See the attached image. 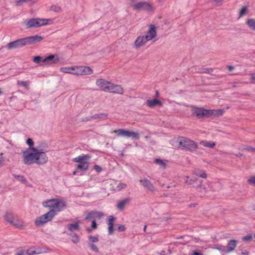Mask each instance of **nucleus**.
<instances>
[{
    "label": "nucleus",
    "instance_id": "obj_1",
    "mask_svg": "<svg viewBox=\"0 0 255 255\" xmlns=\"http://www.w3.org/2000/svg\"><path fill=\"white\" fill-rule=\"evenodd\" d=\"M32 152L27 151L23 152V163L26 165H31L35 163L42 165L47 162L48 157L45 152L36 148H31Z\"/></svg>",
    "mask_w": 255,
    "mask_h": 255
},
{
    "label": "nucleus",
    "instance_id": "obj_2",
    "mask_svg": "<svg viewBox=\"0 0 255 255\" xmlns=\"http://www.w3.org/2000/svg\"><path fill=\"white\" fill-rule=\"evenodd\" d=\"M43 38V37L38 35H34L19 38L7 43L6 47L8 50L18 49L28 45L39 42Z\"/></svg>",
    "mask_w": 255,
    "mask_h": 255
},
{
    "label": "nucleus",
    "instance_id": "obj_3",
    "mask_svg": "<svg viewBox=\"0 0 255 255\" xmlns=\"http://www.w3.org/2000/svg\"><path fill=\"white\" fill-rule=\"evenodd\" d=\"M33 61L39 64L40 66H45L57 63L59 61V58L57 55H50L45 58L37 56L33 58Z\"/></svg>",
    "mask_w": 255,
    "mask_h": 255
},
{
    "label": "nucleus",
    "instance_id": "obj_4",
    "mask_svg": "<svg viewBox=\"0 0 255 255\" xmlns=\"http://www.w3.org/2000/svg\"><path fill=\"white\" fill-rule=\"evenodd\" d=\"M48 21H52L51 19L32 18L26 19L24 23L26 28H37L48 24Z\"/></svg>",
    "mask_w": 255,
    "mask_h": 255
},
{
    "label": "nucleus",
    "instance_id": "obj_5",
    "mask_svg": "<svg viewBox=\"0 0 255 255\" xmlns=\"http://www.w3.org/2000/svg\"><path fill=\"white\" fill-rule=\"evenodd\" d=\"M178 142L179 145L178 148L183 150H186L190 152H193L198 147V144L194 141L184 137H180Z\"/></svg>",
    "mask_w": 255,
    "mask_h": 255
},
{
    "label": "nucleus",
    "instance_id": "obj_6",
    "mask_svg": "<svg viewBox=\"0 0 255 255\" xmlns=\"http://www.w3.org/2000/svg\"><path fill=\"white\" fill-rule=\"evenodd\" d=\"M5 220L15 228L22 230L26 225L23 221L17 215L7 213L4 216Z\"/></svg>",
    "mask_w": 255,
    "mask_h": 255
},
{
    "label": "nucleus",
    "instance_id": "obj_7",
    "mask_svg": "<svg viewBox=\"0 0 255 255\" xmlns=\"http://www.w3.org/2000/svg\"><path fill=\"white\" fill-rule=\"evenodd\" d=\"M91 156L89 154H83L73 158V161L79 163L77 166V169L85 171L89 169V161Z\"/></svg>",
    "mask_w": 255,
    "mask_h": 255
},
{
    "label": "nucleus",
    "instance_id": "obj_8",
    "mask_svg": "<svg viewBox=\"0 0 255 255\" xmlns=\"http://www.w3.org/2000/svg\"><path fill=\"white\" fill-rule=\"evenodd\" d=\"M113 132L118 136L126 137H132L134 139L139 138V133L138 132L131 131L125 129H118L114 130Z\"/></svg>",
    "mask_w": 255,
    "mask_h": 255
},
{
    "label": "nucleus",
    "instance_id": "obj_9",
    "mask_svg": "<svg viewBox=\"0 0 255 255\" xmlns=\"http://www.w3.org/2000/svg\"><path fill=\"white\" fill-rule=\"evenodd\" d=\"M93 73V70L88 66L74 67V75H85L91 74Z\"/></svg>",
    "mask_w": 255,
    "mask_h": 255
},
{
    "label": "nucleus",
    "instance_id": "obj_10",
    "mask_svg": "<svg viewBox=\"0 0 255 255\" xmlns=\"http://www.w3.org/2000/svg\"><path fill=\"white\" fill-rule=\"evenodd\" d=\"M133 9L137 11L147 10L152 9V6L149 3L146 1L137 2L133 5Z\"/></svg>",
    "mask_w": 255,
    "mask_h": 255
},
{
    "label": "nucleus",
    "instance_id": "obj_11",
    "mask_svg": "<svg viewBox=\"0 0 255 255\" xmlns=\"http://www.w3.org/2000/svg\"><path fill=\"white\" fill-rule=\"evenodd\" d=\"M111 82L104 79H99L96 80V84L101 90L107 92Z\"/></svg>",
    "mask_w": 255,
    "mask_h": 255
},
{
    "label": "nucleus",
    "instance_id": "obj_12",
    "mask_svg": "<svg viewBox=\"0 0 255 255\" xmlns=\"http://www.w3.org/2000/svg\"><path fill=\"white\" fill-rule=\"evenodd\" d=\"M124 91V89L121 86L111 83L107 92L122 95Z\"/></svg>",
    "mask_w": 255,
    "mask_h": 255
},
{
    "label": "nucleus",
    "instance_id": "obj_13",
    "mask_svg": "<svg viewBox=\"0 0 255 255\" xmlns=\"http://www.w3.org/2000/svg\"><path fill=\"white\" fill-rule=\"evenodd\" d=\"M66 207V203L65 201L61 199H56L55 205L53 209L55 212H60L63 210Z\"/></svg>",
    "mask_w": 255,
    "mask_h": 255
},
{
    "label": "nucleus",
    "instance_id": "obj_14",
    "mask_svg": "<svg viewBox=\"0 0 255 255\" xmlns=\"http://www.w3.org/2000/svg\"><path fill=\"white\" fill-rule=\"evenodd\" d=\"M149 41L144 35L139 36L134 41V47L136 49L139 48Z\"/></svg>",
    "mask_w": 255,
    "mask_h": 255
},
{
    "label": "nucleus",
    "instance_id": "obj_15",
    "mask_svg": "<svg viewBox=\"0 0 255 255\" xmlns=\"http://www.w3.org/2000/svg\"><path fill=\"white\" fill-rule=\"evenodd\" d=\"M156 36V31L155 26L154 25H150L149 27V29L146 32L144 36L149 41L153 39Z\"/></svg>",
    "mask_w": 255,
    "mask_h": 255
},
{
    "label": "nucleus",
    "instance_id": "obj_16",
    "mask_svg": "<svg viewBox=\"0 0 255 255\" xmlns=\"http://www.w3.org/2000/svg\"><path fill=\"white\" fill-rule=\"evenodd\" d=\"M193 114L199 118L208 117V110L202 108H195L193 109Z\"/></svg>",
    "mask_w": 255,
    "mask_h": 255
},
{
    "label": "nucleus",
    "instance_id": "obj_17",
    "mask_svg": "<svg viewBox=\"0 0 255 255\" xmlns=\"http://www.w3.org/2000/svg\"><path fill=\"white\" fill-rule=\"evenodd\" d=\"M104 216L103 213L98 211H93L90 213H89L85 218L86 220H88L90 219H94L95 220L97 219H101Z\"/></svg>",
    "mask_w": 255,
    "mask_h": 255
},
{
    "label": "nucleus",
    "instance_id": "obj_18",
    "mask_svg": "<svg viewBox=\"0 0 255 255\" xmlns=\"http://www.w3.org/2000/svg\"><path fill=\"white\" fill-rule=\"evenodd\" d=\"M224 112V110L222 109L218 110H208V117L214 116L219 117L222 116Z\"/></svg>",
    "mask_w": 255,
    "mask_h": 255
},
{
    "label": "nucleus",
    "instance_id": "obj_19",
    "mask_svg": "<svg viewBox=\"0 0 255 255\" xmlns=\"http://www.w3.org/2000/svg\"><path fill=\"white\" fill-rule=\"evenodd\" d=\"M115 218L113 216H110L109 217L108 226V233L109 235H112L114 232V222Z\"/></svg>",
    "mask_w": 255,
    "mask_h": 255
},
{
    "label": "nucleus",
    "instance_id": "obj_20",
    "mask_svg": "<svg viewBox=\"0 0 255 255\" xmlns=\"http://www.w3.org/2000/svg\"><path fill=\"white\" fill-rule=\"evenodd\" d=\"M56 215V212L54 209H51L48 213L45 214L43 215V217L44 218V219L48 222L50 221Z\"/></svg>",
    "mask_w": 255,
    "mask_h": 255
},
{
    "label": "nucleus",
    "instance_id": "obj_21",
    "mask_svg": "<svg viewBox=\"0 0 255 255\" xmlns=\"http://www.w3.org/2000/svg\"><path fill=\"white\" fill-rule=\"evenodd\" d=\"M237 241L235 240L229 241L227 245V253H230L234 250L237 247Z\"/></svg>",
    "mask_w": 255,
    "mask_h": 255
},
{
    "label": "nucleus",
    "instance_id": "obj_22",
    "mask_svg": "<svg viewBox=\"0 0 255 255\" xmlns=\"http://www.w3.org/2000/svg\"><path fill=\"white\" fill-rule=\"evenodd\" d=\"M146 104L150 108H153L158 105L160 106L162 105L161 101L156 99H154L153 100H148L146 102Z\"/></svg>",
    "mask_w": 255,
    "mask_h": 255
},
{
    "label": "nucleus",
    "instance_id": "obj_23",
    "mask_svg": "<svg viewBox=\"0 0 255 255\" xmlns=\"http://www.w3.org/2000/svg\"><path fill=\"white\" fill-rule=\"evenodd\" d=\"M56 199H52L45 200L42 202V205L45 207H49L54 208L55 205Z\"/></svg>",
    "mask_w": 255,
    "mask_h": 255
},
{
    "label": "nucleus",
    "instance_id": "obj_24",
    "mask_svg": "<svg viewBox=\"0 0 255 255\" xmlns=\"http://www.w3.org/2000/svg\"><path fill=\"white\" fill-rule=\"evenodd\" d=\"M130 199L129 198H127L126 199H123V200L120 201L117 204V208L119 210H123L125 208V206L128 204L130 202Z\"/></svg>",
    "mask_w": 255,
    "mask_h": 255
},
{
    "label": "nucleus",
    "instance_id": "obj_25",
    "mask_svg": "<svg viewBox=\"0 0 255 255\" xmlns=\"http://www.w3.org/2000/svg\"><path fill=\"white\" fill-rule=\"evenodd\" d=\"M67 228L68 229V230L71 232H73V231L75 230H79L80 227L79 222L68 224L67 225Z\"/></svg>",
    "mask_w": 255,
    "mask_h": 255
},
{
    "label": "nucleus",
    "instance_id": "obj_26",
    "mask_svg": "<svg viewBox=\"0 0 255 255\" xmlns=\"http://www.w3.org/2000/svg\"><path fill=\"white\" fill-rule=\"evenodd\" d=\"M141 185L145 187L148 190H151L153 186L150 181L147 179L141 180L140 181Z\"/></svg>",
    "mask_w": 255,
    "mask_h": 255
},
{
    "label": "nucleus",
    "instance_id": "obj_27",
    "mask_svg": "<svg viewBox=\"0 0 255 255\" xmlns=\"http://www.w3.org/2000/svg\"><path fill=\"white\" fill-rule=\"evenodd\" d=\"M42 253L41 250L40 249L30 248L26 250V253L28 255H33L35 254H40Z\"/></svg>",
    "mask_w": 255,
    "mask_h": 255
},
{
    "label": "nucleus",
    "instance_id": "obj_28",
    "mask_svg": "<svg viewBox=\"0 0 255 255\" xmlns=\"http://www.w3.org/2000/svg\"><path fill=\"white\" fill-rule=\"evenodd\" d=\"M46 223H47V222L44 219L42 215L37 218L35 221V224L37 226H42Z\"/></svg>",
    "mask_w": 255,
    "mask_h": 255
},
{
    "label": "nucleus",
    "instance_id": "obj_29",
    "mask_svg": "<svg viewBox=\"0 0 255 255\" xmlns=\"http://www.w3.org/2000/svg\"><path fill=\"white\" fill-rule=\"evenodd\" d=\"M248 27L252 30L255 31V19L253 18H249L246 21Z\"/></svg>",
    "mask_w": 255,
    "mask_h": 255
},
{
    "label": "nucleus",
    "instance_id": "obj_30",
    "mask_svg": "<svg viewBox=\"0 0 255 255\" xmlns=\"http://www.w3.org/2000/svg\"><path fill=\"white\" fill-rule=\"evenodd\" d=\"M200 144L203 145V146L209 148H213L215 146V143L213 141H208L207 140H202L200 142Z\"/></svg>",
    "mask_w": 255,
    "mask_h": 255
},
{
    "label": "nucleus",
    "instance_id": "obj_31",
    "mask_svg": "<svg viewBox=\"0 0 255 255\" xmlns=\"http://www.w3.org/2000/svg\"><path fill=\"white\" fill-rule=\"evenodd\" d=\"M60 71L65 73H70L73 74L74 71V67H65L60 68Z\"/></svg>",
    "mask_w": 255,
    "mask_h": 255
},
{
    "label": "nucleus",
    "instance_id": "obj_32",
    "mask_svg": "<svg viewBox=\"0 0 255 255\" xmlns=\"http://www.w3.org/2000/svg\"><path fill=\"white\" fill-rule=\"evenodd\" d=\"M13 176L18 181L24 184H26L27 183V181L25 178L22 175H13Z\"/></svg>",
    "mask_w": 255,
    "mask_h": 255
},
{
    "label": "nucleus",
    "instance_id": "obj_33",
    "mask_svg": "<svg viewBox=\"0 0 255 255\" xmlns=\"http://www.w3.org/2000/svg\"><path fill=\"white\" fill-rule=\"evenodd\" d=\"M154 163L159 166H160L162 168H165L166 166L165 163L160 159H155L154 160Z\"/></svg>",
    "mask_w": 255,
    "mask_h": 255
},
{
    "label": "nucleus",
    "instance_id": "obj_34",
    "mask_svg": "<svg viewBox=\"0 0 255 255\" xmlns=\"http://www.w3.org/2000/svg\"><path fill=\"white\" fill-rule=\"evenodd\" d=\"M50 10L56 12H61L62 11L61 7L57 5H52L50 7Z\"/></svg>",
    "mask_w": 255,
    "mask_h": 255
},
{
    "label": "nucleus",
    "instance_id": "obj_35",
    "mask_svg": "<svg viewBox=\"0 0 255 255\" xmlns=\"http://www.w3.org/2000/svg\"><path fill=\"white\" fill-rule=\"evenodd\" d=\"M72 236V241L75 244L78 243L79 242V237L76 235L75 234H73L71 235Z\"/></svg>",
    "mask_w": 255,
    "mask_h": 255
},
{
    "label": "nucleus",
    "instance_id": "obj_36",
    "mask_svg": "<svg viewBox=\"0 0 255 255\" xmlns=\"http://www.w3.org/2000/svg\"><path fill=\"white\" fill-rule=\"evenodd\" d=\"M107 115L105 114H97L95 115L92 117H90V119H100L102 118L103 117H106Z\"/></svg>",
    "mask_w": 255,
    "mask_h": 255
},
{
    "label": "nucleus",
    "instance_id": "obj_37",
    "mask_svg": "<svg viewBox=\"0 0 255 255\" xmlns=\"http://www.w3.org/2000/svg\"><path fill=\"white\" fill-rule=\"evenodd\" d=\"M247 11H248L247 7L246 6L243 7L242 8V9L240 10L239 16L240 17H242L243 16H244V15H245L246 14Z\"/></svg>",
    "mask_w": 255,
    "mask_h": 255
},
{
    "label": "nucleus",
    "instance_id": "obj_38",
    "mask_svg": "<svg viewBox=\"0 0 255 255\" xmlns=\"http://www.w3.org/2000/svg\"><path fill=\"white\" fill-rule=\"evenodd\" d=\"M97 228V224L95 221V220L93 219V220L92 221V223L91 229L88 228L87 229V230L88 232H90L92 230L96 229Z\"/></svg>",
    "mask_w": 255,
    "mask_h": 255
},
{
    "label": "nucleus",
    "instance_id": "obj_39",
    "mask_svg": "<svg viewBox=\"0 0 255 255\" xmlns=\"http://www.w3.org/2000/svg\"><path fill=\"white\" fill-rule=\"evenodd\" d=\"M196 181V179L195 178L189 179V177H187V180L185 182L188 184H193Z\"/></svg>",
    "mask_w": 255,
    "mask_h": 255
},
{
    "label": "nucleus",
    "instance_id": "obj_40",
    "mask_svg": "<svg viewBox=\"0 0 255 255\" xmlns=\"http://www.w3.org/2000/svg\"><path fill=\"white\" fill-rule=\"evenodd\" d=\"M18 84L25 87L26 89H28V85L26 81H18Z\"/></svg>",
    "mask_w": 255,
    "mask_h": 255
},
{
    "label": "nucleus",
    "instance_id": "obj_41",
    "mask_svg": "<svg viewBox=\"0 0 255 255\" xmlns=\"http://www.w3.org/2000/svg\"><path fill=\"white\" fill-rule=\"evenodd\" d=\"M27 144L29 146L30 148L31 149L33 147L34 142L31 138H28L26 140Z\"/></svg>",
    "mask_w": 255,
    "mask_h": 255
},
{
    "label": "nucleus",
    "instance_id": "obj_42",
    "mask_svg": "<svg viewBox=\"0 0 255 255\" xmlns=\"http://www.w3.org/2000/svg\"><path fill=\"white\" fill-rule=\"evenodd\" d=\"M213 71V69L212 68H203L201 69L200 72L204 73H210Z\"/></svg>",
    "mask_w": 255,
    "mask_h": 255
},
{
    "label": "nucleus",
    "instance_id": "obj_43",
    "mask_svg": "<svg viewBox=\"0 0 255 255\" xmlns=\"http://www.w3.org/2000/svg\"><path fill=\"white\" fill-rule=\"evenodd\" d=\"M127 187V184L125 183H121L117 186V189L118 190H121L124 189Z\"/></svg>",
    "mask_w": 255,
    "mask_h": 255
},
{
    "label": "nucleus",
    "instance_id": "obj_44",
    "mask_svg": "<svg viewBox=\"0 0 255 255\" xmlns=\"http://www.w3.org/2000/svg\"><path fill=\"white\" fill-rule=\"evenodd\" d=\"M90 248L92 250H93V251H94L96 253H98L99 252L98 247L94 244H91L90 245Z\"/></svg>",
    "mask_w": 255,
    "mask_h": 255
},
{
    "label": "nucleus",
    "instance_id": "obj_45",
    "mask_svg": "<svg viewBox=\"0 0 255 255\" xmlns=\"http://www.w3.org/2000/svg\"><path fill=\"white\" fill-rule=\"evenodd\" d=\"M89 239L90 241L92 243H95V242H97L98 241V238L96 237H94V236H89Z\"/></svg>",
    "mask_w": 255,
    "mask_h": 255
},
{
    "label": "nucleus",
    "instance_id": "obj_46",
    "mask_svg": "<svg viewBox=\"0 0 255 255\" xmlns=\"http://www.w3.org/2000/svg\"><path fill=\"white\" fill-rule=\"evenodd\" d=\"M249 183L254 186H255V176L252 177L248 179Z\"/></svg>",
    "mask_w": 255,
    "mask_h": 255
},
{
    "label": "nucleus",
    "instance_id": "obj_47",
    "mask_svg": "<svg viewBox=\"0 0 255 255\" xmlns=\"http://www.w3.org/2000/svg\"><path fill=\"white\" fill-rule=\"evenodd\" d=\"M244 149L252 152H255V148L251 146H247Z\"/></svg>",
    "mask_w": 255,
    "mask_h": 255
},
{
    "label": "nucleus",
    "instance_id": "obj_48",
    "mask_svg": "<svg viewBox=\"0 0 255 255\" xmlns=\"http://www.w3.org/2000/svg\"><path fill=\"white\" fill-rule=\"evenodd\" d=\"M252 236L251 235H248L243 238L242 240L244 241L247 242L252 240Z\"/></svg>",
    "mask_w": 255,
    "mask_h": 255
},
{
    "label": "nucleus",
    "instance_id": "obj_49",
    "mask_svg": "<svg viewBox=\"0 0 255 255\" xmlns=\"http://www.w3.org/2000/svg\"><path fill=\"white\" fill-rule=\"evenodd\" d=\"M224 0H213L215 4L217 6H220L223 3Z\"/></svg>",
    "mask_w": 255,
    "mask_h": 255
},
{
    "label": "nucleus",
    "instance_id": "obj_50",
    "mask_svg": "<svg viewBox=\"0 0 255 255\" xmlns=\"http://www.w3.org/2000/svg\"><path fill=\"white\" fill-rule=\"evenodd\" d=\"M29 0H16V5H21L23 2H27Z\"/></svg>",
    "mask_w": 255,
    "mask_h": 255
},
{
    "label": "nucleus",
    "instance_id": "obj_51",
    "mask_svg": "<svg viewBox=\"0 0 255 255\" xmlns=\"http://www.w3.org/2000/svg\"><path fill=\"white\" fill-rule=\"evenodd\" d=\"M126 229V227L123 225H120L118 228V231L120 232H124Z\"/></svg>",
    "mask_w": 255,
    "mask_h": 255
},
{
    "label": "nucleus",
    "instance_id": "obj_52",
    "mask_svg": "<svg viewBox=\"0 0 255 255\" xmlns=\"http://www.w3.org/2000/svg\"><path fill=\"white\" fill-rule=\"evenodd\" d=\"M196 175L199 176L202 178H206L207 177V175L206 173L204 171H203L201 174L199 173H195Z\"/></svg>",
    "mask_w": 255,
    "mask_h": 255
},
{
    "label": "nucleus",
    "instance_id": "obj_53",
    "mask_svg": "<svg viewBox=\"0 0 255 255\" xmlns=\"http://www.w3.org/2000/svg\"><path fill=\"white\" fill-rule=\"evenodd\" d=\"M94 169L98 173H99V172H100L102 171L101 167L100 166H99V165H95L94 166Z\"/></svg>",
    "mask_w": 255,
    "mask_h": 255
},
{
    "label": "nucleus",
    "instance_id": "obj_54",
    "mask_svg": "<svg viewBox=\"0 0 255 255\" xmlns=\"http://www.w3.org/2000/svg\"><path fill=\"white\" fill-rule=\"evenodd\" d=\"M251 83L255 84V74H251Z\"/></svg>",
    "mask_w": 255,
    "mask_h": 255
},
{
    "label": "nucleus",
    "instance_id": "obj_55",
    "mask_svg": "<svg viewBox=\"0 0 255 255\" xmlns=\"http://www.w3.org/2000/svg\"><path fill=\"white\" fill-rule=\"evenodd\" d=\"M2 155H3V153H1L0 154V166H1L2 165V163L4 161L3 157Z\"/></svg>",
    "mask_w": 255,
    "mask_h": 255
},
{
    "label": "nucleus",
    "instance_id": "obj_56",
    "mask_svg": "<svg viewBox=\"0 0 255 255\" xmlns=\"http://www.w3.org/2000/svg\"><path fill=\"white\" fill-rule=\"evenodd\" d=\"M196 190H203V189H204V187L200 185V184H199L198 186H197L196 188H195Z\"/></svg>",
    "mask_w": 255,
    "mask_h": 255
},
{
    "label": "nucleus",
    "instance_id": "obj_57",
    "mask_svg": "<svg viewBox=\"0 0 255 255\" xmlns=\"http://www.w3.org/2000/svg\"><path fill=\"white\" fill-rule=\"evenodd\" d=\"M16 255H25L24 251H20L17 253Z\"/></svg>",
    "mask_w": 255,
    "mask_h": 255
},
{
    "label": "nucleus",
    "instance_id": "obj_58",
    "mask_svg": "<svg viewBox=\"0 0 255 255\" xmlns=\"http://www.w3.org/2000/svg\"><path fill=\"white\" fill-rule=\"evenodd\" d=\"M160 4H163L165 1V0H156Z\"/></svg>",
    "mask_w": 255,
    "mask_h": 255
},
{
    "label": "nucleus",
    "instance_id": "obj_59",
    "mask_svg": "<svg viewBox=\"0 0 255 255\" xmlns=\"http://www.w3.org/2000/svg\"><path fill=\"white\" fill-rule=\"evenodd\" d=\"M193 255H203L201 253H199L198 252H194L193 253Z\"/></svg>",
    "mask_w": 255,
    "mask_h": 255
},
{
    "label": "nucleus",
    "instance_id": "obj_60",
    "mask_svg": "<svg viewBox=\"0 0 255 255\" xmlns=\"http://www.w3.org/2000/svg\"><path fill=\"white\" fill-rule=\"evenodd\" d=\"M242 255H249V252L247 251L243 252L242 253Z\"/></svg>",
    "mask_w": 255,
    "mask_h": 255
},
{
    "label": "nucleus",
    "instance_id": "obj_61",
    "mask_svg": "<svg viewBox=\"0 0 255 255\" xmlns=\"http://www.w3.org/2000/svg\"><path fill=\"white\" fill-rule=\"evenodd\" d=\"M228 68L229 71H231V70H232L233 69H234V67L233 66H229Z\"/></svg>",
    "mask_w": 255,
    "mask_h": 255
},
{
    "label": "nucleus",
    "instance_id": "obj_62",
    "mask_svg": "<svg viewBox=\"0 0 255 255\" xmlns=\"http://www.w3.org/2000/svg\"><path fill=\"white\" fill-rule=\"evenodd\" d=\"M146 227H147V226L146 225H144V228H143V231L144 232L146 231Z\"/></svg>",
    "mask_w": 255,
    "mask_h": 255
},
{
    "label": "nucleus",
    "instance_id": "obj_63",
    "mask_svg": "<svg viewBox=\"0 0 255 255\" xmlns=\"http://www.w3.org/2000/svg\"><path fill=\"white\" fill-rule=\"evenodd\" d=\"M158 95H159V92L157 91L156 92V97H158Z\"/></svg>",
    "mask_w": 255,
    "mask_h": 255
},
{
    "label": "nucleus",
    "instance_id": "obj_64",
    "mask_svg": "<svg viewBox=\"0 0 255 255\" xmlns=\"http://www.w3.org/2000/svg\"><path fill=\"white\" fill-rule=\"evenodd\" d=\"M242 155V154L241 153H239L237 154L238 156H241Z\"/></svg>",
    "mask_w": 255,
    "mask_h": 255
}]
</instances>
